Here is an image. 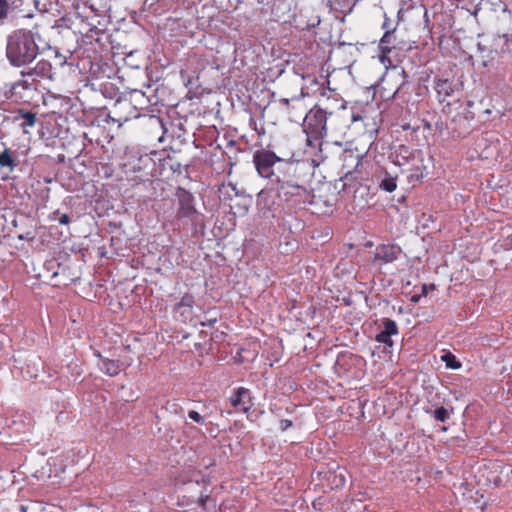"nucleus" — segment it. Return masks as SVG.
<instances>
[{
    "instance_id": "1",
    "label": "nucleus",
    "mask_w": 512,
    "mask_h": 512,
    "mask_svg": "<svg viewBox=\"0 0 512 512\" xmlns=\"http://www.w3.org/2000/svg\"><path fill=\"white\" fill-rule=\"evenodd\" d=\"M42 36L38 26L17 28L6 36L5 58L14 69L32 65L41 55Z\"/></svg>"
},
{
    "instance_id": "2",
    "label": "nucleus",
    "mask_w": 512,
    "mask_h": 512,
    "mask_svg": "<svg viewBox=\"0 0 512 512\" xmlns=\"http://www.w3.org/2000/svg\"><path fill=\"white\" fill-rule=\"evenodd\" d=\"M313 166L306 160H302L298 166L285 173L273 182L278 196L284 203L299 205L305 203L308 198V189L305 185L306 178L311 175Z\"/></svg>"
},
{
    "instance_id": "3",
    "label": "nucleus",
    "mask_w": 512,
    "mask_h": 512,
    "mask_svg": "<svg viewBox=\"0 0 512 512\" xmlns=\"http://www.w3.org/2000/svg\"><path fill=\"white\" fill-rule=\"evenodd\" d=\"M302 160L282 158L269 148L257 149L253 152L252 163L259 177L275 182L286 172L298 166Z\"/></svg>"
},
{
    "instance_id": "4",
    "label": "nucleus",
    "mask_w": 512,
    "mask_h": 512,
    "mask_svg": "<svg viewBox=\"0 0 512 512\" xmlns=\"http://www.w3.org/2000/svg\"><path fill=\"white\" fill-rule=\"evenodd\" d=\"M332 112H327L319 105L313 106L306 114L303 124V131L306 134L308 146H318L322 160L328 158L325 152L332 146L342 147L341 142H324L323 137L327 134V120L332 116Z\"/></svg>"
},
{
    "instance_id": "5",
    "label": "nucleus",
    "mask_w": 512,
    "mask_h": 512,
    "mask_svg": "<svg viewBox=\"0 0 512 512\" xmlns=\"http://www.w3.org/2000/svg\"><path fill=\"white\" fill-rule=\"evenodd\" d=\"M160 160H163V152L152 151L150 153L134 156L126 167L135 174V180L139 182H151L152 178L162 176Z\"/></svg>"
},
{
    "instance_id": "6",
    "label": "nucleus",
    "mask_w": 512,
    "mask_h": 512,
    "mask_svg": "<svg viewBox=\"0 0 512 512\" xmlns=\"http://www.w3.org/2000/svg\"><path fill=\"white\" fill-rule=\"evenodd\" d=\"M20 78L13 82H6L0 87V98L12 103H29L31 95L38 91V85L28 78L21 69Z\"/></svg>"
},
{
    "instance_id": "7",
    "label": "nucleus",
    "mask_w": 512,
    "mask_h": 512,
    "mask_svg": "<svg viewBox=\"0 0 512 512\" xmlns=\"http://www.w3.org/2000/svg\"><path fill=\"white\" fill-rule=\"evenodd\" d=\"M282 204L273 182H269L257 194L256 206L264 218H275Z\"/></svg>"
},
{
    "instance_id": "8",
    "label": "nucleus",
    "mask_w": 512,
    "mask_h": 512,
    "mask_svg": "<svg viewBox=\"0 0 512 512\" xmlns=\"http://www.w3.org/2000/svg\"><path fill=\"white\" fill-rule=\"evenodd\" d=\"M175 196L178 203L176 218L178 220H186L194 223L199 217V212L195 205L194 195L187 189L178 186L175 192Z\"/></svg>"
},
{
    "instance_id": "9",
    "label": "nucleus",
    "mask_w": 512,
    "mask_h": 512,
    "mask_svg": "<svg viewBox=\"0 0 512 512\" xmlns=\"http://www.w3.org/2000/svg\"><path fill=\"white\" fill-rule=\"evenodd\" d=\"M411 48V44L398 39L396 32H384L378 44L380 62L383 65L392 66L390 54L394 50H410Z\"/></svg>"
},
{
    "instance_id": "10",
    "label": "nucleus",
    "mask_w": 512,
    "mask_h": 512,
    "mask_svg": "<svg viewBox=\"0 0 512 512\" xmlns=\"http://www.w3.org/2000/svg\"><path fill=\"white\" fill-rule=\"evenodd\" d=\"M107 116L113 122L119 123V125L139 117L148 118V114H141L140 112H136V109H133L127 95L117 97L112 111Z\"/></svg>"
},
{
    "instance_id": "11",
    "label": "nucleus",
    "mask_w": 512,
    "mask_h": 512,
    "mask_svg": "<svg viewBox=\"0 0 512 512\" xmlns=\"http://www.w3.org/2000/svg\"><path fill=\"white\" fill-rule=\"evenodd\" d=\"M34 65L27 66V68H23L24 74L28 75L32 81H34L37 85L42 80L54 81L55 79V71L52 63L45 58H41L36 60Z\"/></svg>"
},
{
    "instance_id": "12",
    "label": "nucleus",
    "mask_w": 512,
    "mask_h": 512,
    "mask_svg": "<svg viewBox=\"0 0 512 512\" xmlns=\"http://www.w3.org/2000/svg\"><path fill=\"white\" fill-rule=\"evenodd\" d=\"M90 11L93 13L92 16L89 15H81L77 12V17L81 19L83 23H85L88 27L85 33H82V42L85 44H92V42L99 41V35L102 33V29L98 28L99 25H102L101 19L103 16L97 13V10L93 5L89 7Z\"/></svg>"
},
{
    "instance_id": "13",
    "label": "nucleus",
    "mask_w": 512,
    "mask_h": 512,
    "mask_svg": "<svg viewBox=\"0 0 512 512\" xmlns=\"http://www.w3.org/2000/svg\"><path fill=\"white\" fill-rule=\"evenodd\" d=\"M402 252V248L397 244L380 243L373 252V264L380 267L391 264L400 258Z\"/></svg>"
},
{
    "instance_id": "14",
    "label": "nucleus",
    "mask_w": 512,
    "mask_h": 512,
    "mask_svg": "<svg viewBox=\"0 0 512 512\" xmlns=\"http://www.w3.org/2000/svg\"><path fill=\"white\" fill-rule=\"evenodd\" d=\"M378 330L379 331L374 338L375 341L384 344L385 348H392L394 345L392 336L399 335V328L396 321L391 318L384 317L380 320Z\"/></svg>"
},
{
    "instance_id": "15",
    "label": "nucleus",
    "mask_w": 512,
    "mask_h": 512,
    "mask_svg": "<svg viewBox=\"0 0 512 512\" xmlns=\"http://www.w3.org/2000/svg\"><path fill=\"white\" fill-rule=\"evenodd\" d=\"M253 397L251 391L246 387H238L234 389L229 397V402L234 408H238L244 413H248L251 409Z\"/></svg>"
},
{
    "instance_id": "16",
    "label": "nucleus",
    "mask_w": 512,
    "mask_h": 512,
    "mask_svg": "<svg viewBox=\"0 0 512 512\" xmlns=\"http://www.w3.org/2000/svg\"><path fill=\"white\" fill-rule=\"evenodd\" d=\"M6 121L19 123L24 133H29L28 128H32L37 123V114L31 110L17 109L10 116H6Z\"/></svg>"
},
{
    "instance_id": "17",
    "label": "nucleus",
    "mask_w": 512,
    "mask_h": 512,
    "mask_svg": "<svg viewBox=\"0 0 512 512\" xmlns=\"http://www.w3.org/2000/svg\"><path fill=\"white\" fill-rule=\"evenodd\" d=\"M180 78L187 88V97L189 99L198 98L202 95L203 89L199 80V76L195 72H188L186 70L180 71Z\"/></svg>"
},
{
    "instance_id": "18",
    "label": "nucleus",
    "mask_w": 512,
    "mask_h": 512,
    "mask_svg": "<svg viewBox=\"0 0 512 512\" xmlns=\"http://www.w3.org/2000/svg\"><path fill=\"white\" fill-rule=\"evenodd\" d=\"M88 66L89 76L94 79H101L107 75L110 67L107 62H104L99 57L84 59L82 61V69H86Z\"/></svg>"
},
{
    "instance_id": "19",
    "label": "nucleus",
    "mask_w": 512,
    "mask_h": 512,
    "mask_svg": "<svg viewBox=\"0 0 512 512\" xmlns=\"http://www.w3.org/2000/svg\"><path fill=\"white\" fill-rule=\"evenodd\" d=\"M195 305V298L190 293H185L179 302L173 307V312L178 314V319L181 322H187L192 315V309Z\"/></svg>"
},
{
    "instance_id": "20",
    "label": "nucleus",
    "mask_w": 512,
    "mask_h": 512,
    "mask_svg": "<svg viewBox=\"0 0 512 512\" xmlns=\"http://www.w3.org/2000/svg\"><path fill=\"white\" fill-rule=\"evenodd\" d=\"M94 356L98 358V369L109 377L118 375L121 371V363L119 360L104 357L100 351H95Z\"/></svg>"
},
{
    "instance_id": "21",
    "label": "nucleus",
    "mask_w": 512,
    "mask_h": 512,
    "mask_svg": "<svg viewBox=\"0 0 512 512\" xmlns=\"http://www.w3.org/2000/svg\"><path fill=\"white\" fill-rule=\"evenodd\" d=\"M361 360L362 358L358 355L348 351L341 352L336 358L334 367L338 374L347 373L352 366L357 365Z\"/></svg>"
},
{
    "instance_id": "22",
    "label": "nucleus",
    "mask_w": 512,
    "mask_h": 512,
    "mask_svg": "<svg viewBox=\"0 0 512 512\" xmlns=\"http://www.w3.org/2000/svg\"><path fill=\"white\" fill-rule=\"evenodd\" d=\"M347 476L348 471L346 469L337 467L336 470L328 471L325 474V480L331 490H339L345 486Z\"/></svg>"
},
{
    "instance_id": "23",
    "label": "nucleus",
    "mask_w": 512,
    "mask_h": 512,
    "mask_svg": "<svg viewBox=\"0 0 512 512\" xmlns=\"http://www.w3.org/2000/svg\"><path fill=\"white\" fill-rule=\"evenodd\" d=\"M147 119L150 127L157 128L161 131V135L158 137L159 143H164L167 139H171L169 120H165L161 116L154 114H148Z\"/></svg>"
},
{
    "instance_id": "24",
    "label": "nucleus",
    "mask_w": 512,
    "mask_h": 512,
    "mask_svg": "<svg viewBox=\"0 0 512 512\" xmlns=\"http://www.w3.org/2000/svg\"><path fill=\"white\" fill-rule=\"evenodd\" d=\"M412 157V149L404 144L395 147L389 155V159L396 166L406 165Z\"/></svg>"
},
{
    "instance_id": "25",
    "label": "nucleus",
    "mask_w": 512,
    "mask_h": 512,
    "mask_svg": "<svg viewBox=\"0 0 512 512\" xmlns=\"http://www.w3.org/2000/svg\"><path fill=\"white\" fill-rule=\"evenodd\" d=\"M125 95H127V98L129 99L133 109H136V112L148 108L151 105L150 99L141 90L133 89Z\"/></svg>"
},
{
    "instance_id": "26",
    "label": "nucleus",
    "mask_w": 512,
    "mask_h": 512,
    "mask_svg": "<svg viewBox=\"0 0 512 512\" xmlns=\"http://www.w3.org/2000/svg\"><path fill=\"white\" fill-rule=\"evenodd\" d=\"M22 5V0H0V24L13 17L15 10Z\"/></svg>"
},
{
    "instance_id": "27",
    "label": "nucleus",
    "mask_w": 512,
    "mask_h": 512,
    "mask_svg": "<svg viewBox=\"0 0 512 512\" xmlns=\"http://www.w3.org/2000/svg\"><path fill=\"white\" fill-rule=\"evenodd\" d=\"M162 169V175L166 169H169L173 174L181 175L183 171L188 173L189 165L183 166L179 161L173 159L170 155L164 156L163 160H160L159 164Z\"/></svg>"
},
{
    "instance_id": "28",
    "label": "nucleus",
    "mask_w": 512,
    "mask_h": 512,
    "mask_svg": "<svg viewBox=\"0 0 512 512\" xmlns=\"http://www.w3.org/2000/svg\"><path fill=\"white\" fill-rule=\"evenodd\" d=\"M434 89L438 96H443V99L440 101H444L446 97H450L454 93V83L449 79H436L434 84Z\"/></svg>"
},
{
    "instance_id": "29",
    "label": "nucleus",
    "mask_w": 512,
    "mask_h": 512,
    "mask_svg": "<svg viewBox=\"0 0 512 512\" xmlns=\"http://www.w3.org/2000/svg\"><path fill=\"white\" fill-rule=\"evenodd\" d=\"M401 74L403 75L404 79L394 91L393 98L396 100H401L402 102H408L410 91V83L407 80L408 74L404 69H402Z\"/></svg>"
},
{
    "instance_id": "30",
    "label": "nucleus",
    "mask_w": 512,
    "mask_h": 512,
    "mask_svg": "<svg viewBox=\"0 0 512 512\" xmlns=\"http://www.w3.org/2000/svg\"><path fill=\"white\" fill-rule=\"evenodd\" d=\"M169 123H170L169 129L171 130V139L179 140L180 143L185 142L187 131H186L184 123L180 119H178L176 121L169 120Z\"/></svg>"
},
{
    "instance_id": "31",
    "label": "nucleus",
    "mask_w": 512,
    "mask_h": 512,
    "mask_svg": "<svg viewBox=\"0 0 512 512\" xmlns=\"http://www.w3.org/2000/svg\"><path fill=\"white\" fill-rule=\"evenodd\" d=\"M45 50H49L53 53V57L59 66L73 65L72 62L68 61V57L61 53L57 46H52L49 42H45V44L41 46V54H43Z\"/></svg>"
},
{
    "instance_id": "32",
    "label": "nucleus",
    "mask_w": 512,
    "mask_h": 512,
    "mask_svg": "<svg viewBox=\"0 0 512 512\" xmlns=\"http://www.w3.org/2000/svg\"><path fill=\"white\" fill-rule=\"evenodd\" d=\"M454 409L453 407H450V409H447L444 406H439L435 409H427L426 413L430 414L436 421L438 422H446L450 419L451 415L453 414Z\"/></svg>"
},
{
    "instance_id": "33",
    "label": "nucleus",
    "mask_w": 512,
    "mask_h": 512,
    "mask_svg": "<svg viewBox=\"0 0 512 512\" xmlns=\"http://www.w3.org/2000/svg\"><path fill=\"white\" fill-rule=\"evenodd\" d=\"M18 165L19 161L8 148H5L4 151L0 153L1 167L9 168L10 171H13Z\"/></svg>"
},
{
    "instance_id": "34",
    "label": "nucleus",
    "mask_w": 512,
    "mask_h": 512,
    "mask_svg": "<svg viewBox=\"0 0 512 512\" xmlns=\"http://www.w3.org/2000/svg\"><path fill=\"white\" fill-rule=\"evenodd\" d=\"M100 91L102 95L107 99H115L117 100V97L120 95H125L126 93H122L119 91V88L114 85L113 83H104L101 85Z\"/></svg>"
},
{
    "instance_id": "35",
    "label": "nucleus",
    "mask_w": 512,
    "mask_h": 512,
    "mask_svg": "<svg viewBox=\"0 0 512 512\" xmlns=\"http://www.w3.org/2000/svg\"><path fill=\"white\" fill-rule=\"evenodd\" d=\"M199 506L206 510H214L216 507L215 502L212 500L210 494L207 492V489H203L200 493V497L198 499Z\"/></svg>"
},
{
    "instance_id": "36",
    "label": "nucleus",
    "mask_w": 512,
    "mask_h": 512,
    "mask_svg": "<svg viewBox=\"0 0 512 512\" xmlns=\"http://www.w3.org/2000/svg\"><path fill=\"white\" fill-rule=\"evenodd\" d=\"M22 512H54L53 508L41 502H32L29 505H20Z\"/></svg>"
},
{
    "instance_id": "37",
    "label": "nucleus",
    "mask_w": 512,
    "mask_h": 512,
    "mask_svg": "<svg viewBox=\"0 0 512 512\" xmlns=\"http://www.w3.org/2000/svg\"><path fill=\"white\" fill-rule=\"evenodd\" d=\"M441 360L445 363L446 367L449 369L457 370V369H460L462 366V363L450 351L443 353V355L441 356Z\"/></svg>"
},
{
    "instance_id": "38",
    "label": "nucleus",
    "mask_w": 512,
    "mask_h": 512,
    "mask_svg": "<svg viewBox=\"0 0 512 512\" xmlns=\"http://www.w3.org/2000/svg\"><path fill=\"white\" fill-rule=\"evenodd\" d=\"M379 187L383 191L389 193L393 192L397 188L396 177H393L388 172H385V177L380 181Z\"/></svg>"
},
{
    "instance_id": "39",
    "label": "nucleus",
    "mask_w": 512,
    "mask_h": 512,
    "mask_svg": "<svg viewBox=\"0 0 512 512\" xmlns=\"http://www.w3.org/2000/svg\"><path fill=\"white\" fill-rule=\"evenodd\" d=\"M50 221H57L60 225L68 226L71 223V217L67 213H62L59 209L48 215Z\"/></svg>"
},
{
    "instance_id": "40",
    "label": "nucleus",
    "mask_w": 512,
    "mask_h": 512,
    "mask_svg": "<svg viewBox=\"0 0 512 512\" xmlns=\"http://www.w3.org/2000/svg\"><path fill=\"white\" fill-rule=\"evenodd\" d=\"M53 30H56L58 34H63L66 31L70 30V26L68 24V20L64 17L57 19L51 27Z\"/></svg>"
},
{
    "instance_id": "41",
    "label": "nucleus",
    "mask_w": 512,
    "mask_h": 512,
    "mask_svg": "<svg viewBox=\"0 0 512 512\" xmlns=\"http://www.w3.org/2000/svg\"><path fill=\"white\" fill-rule=\"evenodd\" d=\"M138 53V51H131L129 54H127L124 58L125 64L132 68V69H139L140 63L136 60L135 56Z\"/></svg>"
},
{
    "instance_id": "42",
    "label": "nucleus",
    "mask_w": 512,
    "mask_h": 512,
    "mask_svg": "<svg viewBox=\"0 0 512 512\" xmlns=\"http://www.w3.org/2000/svg\"><path fill=\"white\" fill-rule=\"evenodd\" d=\"M397 23H394L388 16L386 13H384V21L382 23V29L384 30V32H390V33H393V32H396L397 30Z\"/></svg>"
},
{
    "instance_id": "43",
    "label": "nucleus",
    "mask_w": 512,
    "mask_h": 512,
    "mask_svg": "<svg viewBox=\"0 0 512 512\" xmlns=\"http://www.w3.org/2000/svg\"><path fill=\"white\" fill-rule=\"evenodd\" d=\"M354 180V175L352 172L345 173L344 176H342L339 179V182L341 183V190L345 191L348 187L351 186V182Z\"/></svg>"
},
{
    "instance_id": "44",
    "label": "nucleus",
    "mask_w": 512,
    "mask_h": 512,
    "mask_svg": "<svg viewBox=\"0 0 512 512\" xmlns=\"http://www.w3.org/2000/svg\"><path fill=\"white\" fill-rule=\"evenodd\" d=\"M188 418L199 425L206 424V418L195 410L188 411Z\"/></svg>"
},
{
    "instance_id": "45",
    "label": "nucleus",
    "mask_w": 512,
    "mask_h": 512,
    "mask_svg": "<svg viewBox=\"0 0 512 512\" xmlns=\"http://www.w3.org/2000/svg\"><path fill=\"white\" fill-rule=\"evenodd\" d=\"M499 245L502 249L509 251L512 249V233L502 236L499 240Z\"/></svg>"
},
{
    "instance_id": "46",
    "label": "nucleus",
    "mask_w": 512,
    "mask_h": 512,
    "mask_svg": "<svg viewBox=\"0 0 512 512\" xmlns=\"http://www.w3.org/2000/svg\"><path fill=\"white\" fill-rule=\"evenodd\" d=\"M17 238L21 241L23 240H26V241H29V242H33L36 238L35 236V232L32 231V230H27V231H24L20 234L17 235Z\"/></svg>"
},
{
    "instance_id": "47",
    "label": "nucleus",
    "mask_w": 512,
    "mask_h": 512,
    "mask_svg": "<svg viewBox=\"0 0 512 512\" xmlns=\"http://www.w3.org/2000/svg\"><path fill=\"white\" fill-rule=\"evenodd\" d=\"M166 410L170 413L178 414L182 411V407L175 401L166 403Z\"/></svg>"
},
{
    "instance_id": "48",
    "label": "nucleus",
    "mask_w": 512,
    "mask_h": 512,
    "mask_svg": "<svg viewBox=\"0 0 512 512\" xmlns=\"http://www.w3.org/2000/svg\"><path fill=\"white\" fill-rule=\"evenodd\" d=\"M293 426H294L293 421L290 419H280V421H279V429L281 432H286Z\"/></svg>"
},
{
    "instance_id": "49",
    "label": "nucleus",
    "mask_w": 512,
    "mask_h": 512,
    "mask_svg": "<svg viewBox=\"0 0 512 512\" xmlns=\"http://www.w3.org/2000/svg\"><path fill=\"white\" fill-rule=\"evenodd\" d=\"M195 483L197 485H203L204 489H207V486L211 484V476L210 475H201L200 478L195 479Z\"/></svg>"
},
{
    "instance_id": "50",
    "label": "nucleus",
    "mask_w": 512,
    "mask_h": 512,
    "mask_svg": "<svg viewBox=\"0 0 512 512\" xmlns=\"http://www.w3.org/2000/svg\"><path fill=\"white\" fill-rule=\"evenodd\" d=\"M269 411L278 418H281L283 416V407L278 406L277 404H270L269 405Z\"/></svg>"
},
{
    "instance_id": "51",
    "label": "nucleus",
    "mask_w": 512,
    "mask_h": 512,
    "mask_svg": "<svg viewBox=\"0 0 512 512\" xmlns=\"http://www.w3.org/2000/svg\"><path fill=\"white\" fill-rule=\"evenodd\" d=\"M324 197L322 195L318 196V200H316V203L323 202V204L328 207L332 208L335 205V202L337 199L334 197L333 199H323Z\"/></svg>"
},
{
    "instance_id": "52",
    "label": "nucleus",
    "mask_w": 512,
    "mask_h": 512,
    "mask_svg": "<svg viewBox=\"0 0 512 512\" xmlns=\"http://www.w3.org/2000/svg\"><path fill=\"white\" fill-rule=\"evenodd\" d=\"M216 323H217V319L216 318H210V319H206L205 321H201L200 325L202 327L213 328Z\"/></svg>"
},
{
    "instance_id": "53",
    "label": "nucleus",
    "mask_w": 512,
    "mask_h": 512,
    "mask_svg": "<svg viewBox=\"0 0 512 512\" xmlns=\"http://www.w3.org/2000/svg\"><path fill=\"white\" fill-rule=\"evenodd\" d=\"M435 288V284H423L421 287V295L426 296L429 290H434Z\"/></svg>"
},
{
    "instance_id": "54",
    "label": "nucleus",
    "mask_w": 512,
    "mask_h": 512,
    "mask_svg": "<svg viewBox=\"0 0 512 512\" xmlns=\"http://www.w3.org/2000/svg\"><path fill=\"white\" fill-rule=\"evenodd\" d=\"M297 409V405L295 404H289L286 407L283 408V412L287 414H293Z\"/></svg>"
},
{
    "instance_id": "55",
    "label": "nucleus",
    "mask_w": 512,
    "mask_h": 512,
    "mask_svg": "<svg viewBox=\"0 0 512 512\" xmlns=\"http://www.w3.org/2000/svg\"><path fill=\"white\" fill-rule=\"evenodd\" d=\"M367 93L368 95L371 94V98L374 99L376 94V85H370L369 87H367Z\"/></svg>"
},
{
    "instance_id": "56",
    "label": "nucleus",
    "mask_w": 512,
    "mask_h": 512,
    "mask_svg": "<svg viewBox=\"0 0 512 512\" xmlns=\"http://www.w3.org/2000/svg\"><path fill=\"white\" fill-rule=\"evenodd\" d=\"M423 177H424L423 172H421L420 174H411V175L409 176V178H410L411 180H417V181H419V180H420V179H422Z\"/></svg>"
},
{
    "instance_id": "57",
    "label": "nucleus",
    "mask_w": 512,
    "mask_h": 512,
    "mask_svg": "<svg viewBox=\"0 0 512 512\" xmlns=\"http://www.w3.org/2000/svg\"><path fill=\"white\" fill-rule=\"evenodd\" d=\"M421 297H423L421 294H415L411 297V302L413 303H418L421 299Z\"/></svg>"
},
{
    "instance_id": "58",
    "label": "nucleus",
    "mask_w": 512,
    "mask_h": 512,
    "mask_svg": "<svg viewBox=\"0 0 512 512\" xmlns=\"http://www.w3.org/2000/svg\"><path fill=\"white\" fill-rule=\"evenodd\" d=\"M305 97V93L303 92V90L301 91V93L297 96H293L290 100L291 101H298V100H301L302 98Z\"/></svg>"
},
{
    "instance_id": "59",
    "label": "nucleus",
    "mask_w": 512,
    "mask_h": 512,
    "mask_svg": "<svg viewBox=\"0 0 512 512\" xmlns=\"http://www.w3.org/2000/svg\"><path fill=\"white\" fill-rule=\"evenodd\" d=\"M290 101H291V100H290L289 98H281V99L279 100V102H280L282 105H284L285 107H289V105H290Z\"/></svg>"
},
{
    "instance_id": "60",
    "label": "nucleus",
    "mask_w": 512,
    "mask_h": 512,
    "mask_svg": "<svg viewBox=\"0 0 512 512\" xmlns=\"http://www.w3.org/2000/svg\"><path fill=\"white\" fill-rule=\"evenodd\" d=\"M423 18H424L425 25L428 26L430 20H429L428 11L426 9L424 10Z\"/></svg>"
},
{
    "instance_id": "61",
    "label": "nucleus",
    "mask_w": 512,
    "mask_h": 512,
    "mask_svg": "<svg viewBox=\"0 0 512 512\" xmlns=\"http://www.w3.org/2000/svg\"><path fill=\"white\" fill-rule=\"evenodd\" d=\"M506 477L508 481L512 482V467H510L509 470L506 472Z\"/></svg>"
},
{
    "instance_id": "62",
    "label": "nucleus",
    "mask_w": 512,
    "mask_h": 512,
    "mask_svg": "<svg viewBox=\"0 0 512 512\" xmlns=\"http://www.w3.org/2000/svg\"><path fill=\"white\" fill-rule=\"evenodd\" d=\"M18 221H19V220H18V218H17V217H15V218L12 220V225H13L14 227H18Z\"/></svg>"
},
{
    "instance_id": "63",
    "label": "nucleus",
    "mask_w": 512,
    "mask_h": 512,
    "mask_svg": "<svg viewBox=\"0 0 512 512\" xmlns=\"http://www.w3.org/2000/svg\"><path fill=\"white\" fill-rule=\"evenodd\" d=\"M320 23V19H318L315 23L308 25L309 27H316Z\"/></svg>"
},
{
    "instance_id": "64",
    "label": "nucleus",
    "mask_w": 512,
    "mask_h": 512,
    "mask_svg": "<svg viewBox=\"0 0 512 512\" xmlns=\"http://www.w3.org/2000/svg\"><path fill=\"white\" fill-rule=\"evenodd\" d=\"M214 465H215V462L212 461L209 464L205 465V468L208 469L209 467L214 466Z\"/></svg>"
}]
</instances>
